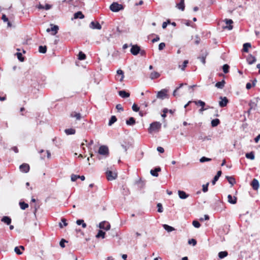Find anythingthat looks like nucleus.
<instances>
[{
    "label": "nucleus",
    "instance_id": "obj_1",
    "mask_svg": "<svg viewBox=\"0 0 260 260\" xmlns=\"http://www.w3.org/2000/svg\"><path fill=\"white\" fill-rule=\"evenodd\" d=\"M110 9L112 11L117 12L122 10L123 7L122 5L119 4L117 3H113L110 5Z\"/></svg>",
    "mask_w": 260,
    "mask_h": 260
},
{
    "label": "nucleus",
    "instance_id": "obj_2",
    "mask_svg": "<svg viewBox=\"0 0 260 260\" xmlns=\"http://www.w3.org/2000/svg\"><path fill=\"white\" fill-rule=\"evenodd\" d=\"M161 125V124L159 122H155L151 123L149 128V132L152 133L153 131H158Z\"/></svg>",
    "mask_w": 260,
    "mask_h": 260
},
{
    "label": "nucleus",
    "instance_id": "obj_3",
    "mask_svg": "<svg viewBox=\"0 0 260 260\" xmlns=\"http://www.w3.org/2000/svg\"><path fill=\"white\" fill-rule=\"evenodd\" d=\"M106 175L108 180L110 181L115 179L117 176V173L112 171H107L106 172Z\"/></svg>",
    "mask_w": 260,
    "mask_h": 260
},
{
    "label": "nucleus",
    "instance_id": "obj_4",
    "mask_svg": "<svg viewBox=\"0 0 260 260\" xmlns=\"http://www.w3.org/2000/svg\"><path fill=\"white\" fill-rule=\"evenodd\" d=\"M167 89H163L157 92L156 97L158 99H164V98L167 96Z\"/></svg>",
    "mask_w": 260,
    "mask_h": 260
},
{
    "label": "nucleus",
    "instance_id": "obj_5",
    "mask_svg": "<svg viewBox=\"0 0 260 260\" xmlns=\"http://www.w3.org/2000/svg\"><path fill=\"white\" fill-rule=\"evenodd\" d=\"M99 227L101 229H103L106 231H108L110 230L111 226H110V223L108 222L104 221H102L100 223V224L99 225Z\"/></svg>",
    "mask_w": 260,
    "mask_h": 260
},
{
    "label": "nucleus",
    "instance_id": "obj_6",
    "mask_svg": "<svg viewBox=\"0 0 260 260\" xmlns=\"http://www.w3.org/2000/svg\"><path fill=\"white\" fill-rule=\"evenodd\" d=\"M109 150L106 146H101L99 150V153L101 155H107L108 154Z\"/></svg>",
    "mask_w": 260,
    "mask_h": 260
},
{
    "label": "nucleus",
    "instance_id": "obj_7",
    "mask_svg": "<svg viewBox=\"0 0 260 260\" xmlns=\"http://www.w3.org/2000/svg\"><path fill=\"white\" fill-rule=\"evenodd\" d=\"M50 25L51 26V28H47L46 29V31L49 32L50 31H52V35H55L57 33V31L59 29L58 26L57 25H53V24H51Z\"/></svg>",
    "mask_w": 260,
    "mask_h": 260
},
{
    "label": "nucleus",
    "instance_id": "obj_8",
    "mask_svg": "<svg viewBox=\"0 0 260 260\" xmlns=\"http://www.w3.org/2000/svg\"><path fill=\"white\" fill-rule=\"evenodd\" d=\"M225 22L226 23L225 26H223L222 28L223 29H228L229 30H231L233 28V26L231 25L233 23V21L231 19H225Z\"/></svg>",
    "mask_w": 260,
    "mask_h": 260
},
{
    "label": "nucleus",
    "instance_id": "obj_9",
    "mask_svg": "<svg viewBox=\"0 0 260 260\" xmlns=\"http://www.w3.org/2000/svg\"><path fill=\"white\" fill-rule=\"evenodd\" d=\"M140 51V48L138 45H133L131 49V52L134 55H137Z\"/></svg>",
    "mask_w": 260,
    "mask_h": 260
},
{
    "label": "nucleus",
    "instance_id": "obj_10",
    "mask_svg": "<svg viewBox=\"0 0 260 260\" xmlns=\"http://www.w3.org/2000/svg\"><path fill=\"white\" fill-rule=\"evenodd\" d=\"M20 171L24 173H27L29 170V166L27 164H23L19 167Z\"/></svg>",
    "mask_w": 260,
    "mask_h": 260
},
{
    "label": "nucleus",
    "instance_id": "obj_11",
    "mask_svg": "<svg viewBox=\"0 0 260 260\" xmlns=\"http://www.w3.org/2000/svg\"><path fill=\"white\" fill-rule=\"evenodd\" d=\"M90 27L92 29H101L102 26L98 22L92 21L90 24Z\"/></svg>",
    "mask_w": 260,
    "mask_h": 260
},
{
    "label": "nucleus",
    "instance_id": "obj_12",
    "mask_svg": "<svg viewBox=\"0 0 260 260\" xmlns=\"http://www.w3.org/2000/svg\"><path fill=\"white\" fill-rule=\"evenodd\" d=\"M256 60V58L252 55H249L247 58V61L249 64L254 63Z\"/></svg>",
    "mask_w": 260,
    "mask_h": 260
},
{
    "label": "nucleus",
    "instance_id": "obj_13",
    "mask_svg": "<svg viewBox=\"0 0 260 260\" xmlns=\"http://www.w3.org/2000/svg\"><path fill=\"white\" fill-rule=\"evenodd\" d=\"M228 202L232 204H235L237 203V198L236 197H233L231 194L228 196Z\"/></svg>",
    "mask_w": 260,
    "mask_h": 260
},
{
    "label": "nucleus",
    "instance_id": "obj_14",
    "mask_svg": "<svg viewBox=\"0 0 260 260\" xmlns=\"http://www.w3.org/2000/svg\"><path fill=\"white\" fill-rule=\"evenodd\" d=\"M221 101L219 102V105L221 107H225L228 102V100L226 97L220 98Z\"/></svg>",
    "mask_w": 260,
    "mask_h": 260
},
{
    "label": "nucleus",
    "instance_id": "obj_15",
    "mask_svg": "<svg viewBox=\"0 0 260 260\" xmlns=\"http://www.w3.org/2000/svg\"><path fill=\"white\" fill-rule=\"evenodd\" d=\"M176 7L179 10L183 11L185 9L184 0H181L179 3L176 4Z\"/></svg>",
    "mask_w": 260,
    "mask_h": 260
},
{
    "label": "nucleus",
    "instance_id": "obj_16",
    "mask_svg": "<svg viewBox=\"0 0 260 260\" xmlns=\"http://www.w3.org/2000/svg\"><path fill=\"white\" fill-rule=\"evenodd\" d=\"M251 185L254 190H257L259 187L258 181L256 179H254L252 180Z\"/></svg>",
    "mask_w": 260,
    "mask_h": 260
},
{
    "label": "nucleus",
    "instance_id": "obj_17",
    "mask_svg": "<svg viewBox=\"0 0 260 260\" xmlns=\"http://www.w3.org/2000/svg\"><path fill=\"white\" fill-rule=\"evenodd\" d=\"M178 193L179 198L181 199H185L189 196V195L186 194L184 191L179 190Z\"/></svg>",
    "mask_w": 260,
    "mask_h": 260
},
{
    "label": "nucleus",
    "instance_id": "obj_18",
    "mask_svg": "<svg viewBox=\"0 0 260 260\" xmlns=\"http://www.w3.org/2000/svg\"><path fill=\"white\" fill-rule=\"evenodd\" d=\"M161 171V169L159 167L155 168L154 170H151L150 171V174L154 177L158 176L157 172H160Z\"/></svg>",
    "mask_w": 260,
    "mask_h": 260
},
{
    "label": "nucleus",
    "instance_id": "obj_19",
    "mask_svg": "<svg viewBox=\"0 0 260 260\" xmlns=\"http://www.w3.org/2000/svg\"><path fill=\"white\" fill-rule=\"evenodd\" d=\"M119 95L123 98H126L129 96V93L128 92H126L124 90H121L118 92Z\"/></svg>",
    "mask_w": 260,
    "mask_h": 260
},
{
    "label": "nucleus",
    "instance_id": "obj_20",
    "mask_svg": "<svg viewBox=\"0 0 260 260\" xmlns=\"http://www.w3.org/2000/svg\"><path fill=\"white\" fill-rule=\"evenodd\" d=\"M71 117L75 118L77 120H80L81 118V115L79 113L73 112L71 113Z\"/></svg>",
    "mask_w": 260,
    "mask_h": 260
},
{
    "label": "nucleus",
    "instance_id": "obj_21",
    "mask_svg": "<svg viewBox=\"0 0 260 260\" xmlns=\"http://www.w3.org/2000/svg\"><path fill=\"white\" fill-rule=\"evenodd\" d=\"M221 175V171H219L217 172V174L214 176L212 181V183L214 185L216 183V182L218 180V178Z\"/></svg>",
    "mask_w": 260,
    "mask_h": 260
},
{
    "label": "nucleus",
    "instance_id": "obj_22",
    "mask_svg": "<svg viewBox=\"0 0 260 260\" xmlns=\"http://www.w3.org/2000/svg\"><path fill=\"white\" fill-rule=\"evenodd\" d=\"M116 73L118 76H120V78L119 79V81L122 82L124 77L123 72L121 70H118Z\"/></svg>",
    "mask_w": 260,
    "mask_h": 260
},
{
    "label": "nucleus",
    "instance_id": "obj_23",
    "mask_svg": "<svg viewBox=\"0 0 260 260\" xmlns=\"http://www.w3.org/2000/svg\"><path fill=\"white\" fill-rule=\"evenodd\" d=\"M68 223L65 218H61V222L59 223V226L60 228H63L64 226H67Z\"/></svg>",
    "mask_w": 260,
    "mask_h": 260
},
{
    "label": "nucleus",
    "instance_id": "obj_24",
    "mask_svg": "<svg viewBox=\"0 0 260 260\" xmlns=\"http://www.w3.org/2000/svg\"><path fill=\"white\" fill-rule=\"evenodd\" d=\"M126 123L128 125H133L136 123L135 119L133 117H130L126 121Z\"/></svg>",
    "mask_w": 260,
    "mask_h": 260
},
{
    "label": "nucleus",
    "instance_id": "obj_25",
    "mask_svg": "<svg viewBox=\"0 0 260 260\" xmlns=\"http://www.w3.org/2000/svg\"><path fill=\"white\" fill-rule=\"evenodd\" d=\"M2 221L6 223L8 225H9L11 222V219L8 216H4L2 219Z\"/></svg>",
    "mask_w": 260,
    "mask_h": 260
},
{
    "label": "nucleus",
    "instance_id": "obj_26",
    "mask_svg": "<svg viewBox=\"0 0 260 260\" xmlns=\"http://www.w3.org/2000/svg\"><path fill=\"white\" fill-rule=\"evenodd\" d=\"M225 81L224 80H222L220 82H218L216 83L215 86L219 89H222L224 86Z\"/></svg>",
    "mask_w": 260,
    "mask_h": 260
},
{
    "label": "nucleus",
    "instance_id": "obj_27",
    "mask_svg": "<svg viewBox=\"0 0 260 260\" xmlns=\"http://www.w3.org/2000/svg\"><path fill=\"white\" fill-rule=\"evenodd\" d=\"M160 76L159 73L156 72H153L150 74V78L151 79L158 78Z\"/></svg>",
    "mask_w": 260,
    "mask_h": 260
},
{
    "label": "nucleus",
    "instance_id": "obj_28",
    "mask_svg": "<svg viewBox=\"0 0 260 260\" xmlns=\"http://www.w3.org/2000/svg\"><path fill=\"white\" fill-rule=\"evenodd\" d=\"M84 17V16L83 15L81 12L79 11L74 14V18H80L83 19Z\"/></svg>",
    "mask_w": 260,
    "mask_h": 260
},
{
    "label": "nucleus",
    "instance_id": "obj_29",
    "mask_svg": "<svg viewBox=\"0 0 260 260\" xmlns=\"http://www.w3.org/2000/svg\"><path fill=\"white\" fill-rule=\"evenodd\" d=\"M64 132L66 133V134L68 135H74L75 134V130L73 128H68V129H66L65 131H64Z\"/></svg>",
    "mask_w": 260,
    "mask_h": 260
},
{
    "label": "nucleus",
    "instance_id": "obj_30",
    "mask_svg": "<svg viewBox=\"0 0 260 260\" xmlns=\"http://www.w3.org/2000/svg\"><path fill=\"white\" fill-rule=\"evenodd\" d=\"M245 156L247 158L250 159L251 160H253L255 158L253 152H251L250 153H246Z\"/></svg>",
    "mask_w": 260,
    "mask_h": 260
},
{
    "label": "nucleus",
    "instance_id": "obj_31",
    "mask_svg": "<svg viewBox=\"0 0 260 260\" xmlns=\"http://www.w3.org/2000/svg\"><path fill=\"white\" fill-rule=\"evenodd\" d=\"M251 46V44L249 43H246L244 44L243 48V51H244L245 52H248V48H250Z\"/></svg>",
    "mask_w": 260,
    "mask_h": 260
},
{
    "label": "nucleus",
    "instance_id": "obj_32",
    "mask_svg": "<svg viewBox=\"0 0 260 260\" xmlns=\"http://www.w3.org/2000/svg\"><path fill=\"white\" fill-rule=\"evenodd\" d=\"M226 178L228 179L229 183L232 185H233L236 183L235 179L233 177L226 176Z\"/></svg>",
    "mask_w": 260,
    "mask_h": 260
},
{
    "label": "nucleus",
    "instance_id": "obj_33",
    "mask_svg": "<svg viewBox=\"0 0 260 260\" xmlns=\"http://www.w3.org/2000/svg\"><path fill=\"white\" fill-rule=\"evenodd\" d=\"M188 63V61L187 60H185L183 61L182 65H179V68L181 69L182 71H184L186 67L187 66V64Z\"/></svg>",
    "mask_w": 260,
    "mask_h": 260
},
{
    "label": "nucleus",
    "instance_id": "obj_34",
    "mask_svg": "<svg viewBox=\"0 0 260 260\" xmlns=\"http://www.w3.org/2000/svg\"><path fill=\"white\" fill-rule=\"evenodd\" d=\"M163 227L168 232H172L175 230L174 228H173L170 225H168L167 224H164Z\"/></svg>",
    "mask_w": 260,
    "mask_h": 260
},
{
    "label": "nucleus",
    "instance_id": "obj_35",
    "mask_svg": "<svg viewBox=\"0 0 260 260\" xmlns=\"http://www.w3.org/2000/svg\"><path fill=\"white\" fill-rule=\"evenodd\" d=\"M220 123V121L218 119H215L212 120L211 125L213 127L217 126Z\"/></svg>",
    "mask_w": 260,
    "mask_h": 260
},
{
    "label": "nucleus",
    "instance_id": "obj_36",
    "mask_svg": "<svg viewBox=\"0 0 260 260\" xmlns=\"http://www.w3.org/2000/svg\"><path fill=\"white\" fill-rule=\"evenodd\" d=\"M105 233L101 230L99 231L97 235H96V238H99L100 237H102L103 239L105 238Z\"/></svg>",
    "mask_w": 260,
    "mask_h": 260
},
{
    "label": "nucleus",
    "instance_id": "obj_37",
    "mask_svg": "<svg viewBox=\"0 0 260 260\" xmlns=\"http://www.w3.org/2000/svg\"><path fill=\"white\" fill-rule=\"evenodd\" d=\"M116 120H117L116 117L115 116H112L111 117V118L109 121V123H108L109 125H110V126L114 122H115L116 121Z\"/></svg>",
    "mask_w": 260,
    "mask_h": 260
},
{
    "label": "nucleus",
    "instance_id": "obj_38",
    "mask_svg": "<svg viewBox=\"0 0 260 260\" xmlns=\"http://www.w3.org/2000/svg\"><path fill=\"white\" fill-rule=\"evenodd\" d=\"M19 205L20 206V208L22 210H25L28 207V205L26 203H25L24 202H20L19 203Z\"/></svg>",
    "mask_w": 260,
    "mask_h": 260
},
{
    "label": "nucleus",
    "instance_id": "obj_39",
    "mask_svg": "<svg viewBox=\"0 0 260 260\" xmlns=\"http://www.w3.org/2000/svg\"><path fill=\"white\" fill-rule=\"evenodd\" d=\"M228 255V252L226 251H221L218 253V256L220 258H223Z\"/></svg>",
    "mask_w": 260,
    "mask_h": 260
},
{
    "label": "nucleus",
    "instance_id": "obj_40",
    "mask_svg": "<svg viewBox=\"0 0 260 260\" xmlns=\"http://www.w3.org/2000/svg\"><path fill=\"white\" fill-rule=\"evenodd\" d=\"M250 109H255L257 106V103L254 101H251L249 103Z\"/></svg>",
    "mask_w": 260,
    "mask_h": 260
},
{
    "label": "nucleus",
    "instance_id": "obj_41",
    "mask_svg": "<svg viewBox=\"0 0 260 260\" xmlns=\"http://www.w3.org/2000/svg\"><path fill=\"white\" fill-rule=\"evenodd\" d=\"M86 55L82 52H80L78 55V58L80 60H84L85 59Z\"/></svg>",
    "mask_w": 260,
    "mask_h": 260
},
{
    "label": "nucleus",
    "instance_id": "obj_42",
    "mask_svg": "<svg viewBox=\"0 0 260 260\" xmlns=\"http://www.w3.org/2000/svg\"><path fill=\"white\" fill-rule=\"evenodd\" d=\"M47 48L46 46H40L39 47V52L42 53H45L46 52Z\"/></svg>",
    "mask_w": 260,
    "mask_h": 260
},
{
    "label": "nucleus",
    "instance_id": "obj_43",
    "mask_svg": "<svg viewBox=\"0 0 260 260\" xmlns=\"http://www.w3.org/2000/svg\"><path fill=\"white\" fill-rule=\"evenodd\" d=\"M229 65L225 64H224L222 67L223 71L224 73H228L229 72Z\"/></svg>",
    "mask_w": 260,
    "mask_h": 260
},
{
    "label": "nucleus",
    "instance_id": "obj_44",
    "mask_svg": "<svg viewBox=\"0 0 260 260\" xmlns=\"http://www.w3.org/2000/svg\"><path fill=\"white\" fill-rule=\"evenodd\" d=\"M211 160V158H207V157H206L205 156H203L202 157H201L200 159V161L201 162H204L205 161H210Z\"/></svg>",
    "mask_w": 260,
    "mask_h": 260
},
{
    "label": "nucleus",
    "instance_id": "obj_45",
    "mask_svg": "<svg viewBox=\"0 0 260 260\" xmlns=\"http://www.w3.org/2000/svg\"><path fill=\"white\" fill-rule=\"evenodd\" d=\"M193 102L195 103V104L199 105L200 106H201L202 107H204V106L205 105V102H204L201 100H199L198 101H194Z\"/></svg>",
    "mask_w": 260,
    "mask_h": 260
},
{
    "label": "nucleus",
    "instance_id": "obj_46",
    "mask_svg": "<svg viewBox=\"0 0 260 260\" xmlns=\"http://www.w3.org/2000/svg\"><path fill=\"white\" fill-rule=\"evenodd\" d=\"M157 211L159 213H161L163 212V208L162 205L160 203H158L157 205Z\"/></svg>",
    "mask_w": 260,
    "mask_h": 260
},
{
    "label": "nucleus",
    "instance_id": "obj_47",
    "mask_svg": "<svg viewBox=\"0 0 260 260\" xmlns=\"http://www.w3.org/2000/svg\"><path fill=\"white\" fill-rule=\"evenodd\" d=\"M192 225L196 228H199L200 227V223L197 220H194L192 222Z\"/></svg>",
    "mask_w": 260,
    "mask_h": 260
},
{
    "label": "nucleus",
    "instance_id": "obj_48",
    "mask_svg": "<svg viewBox=\"0 0 260 260\" xmlns=\"http://www.w3.org/2000/svg\"><path fill=\"white\" fill-rule=\"evenodd\" d=\"M16 55L17 56V58L20 61H24V58L23 57H22V54L20 52H17L16 53Z\"/></svg>",
    "mask_w": 260,
    "mask_h": 260
},
{
    "label": "nucleus",
    "instance_id": "obj_49",
    "mask_svg": "<svg viewBox=\"0 0 260 260\" xmlns=\"http://www.w3.org/2000/svg\"><path fill=\"white\" fill-rule=\"evenodd\" d=\"M14 251L18 255H21L22 253L19 247H15L14 248Z\"/></svg>",
    "mask_w": 260,
    "mask_h": 260
},
{
    "label": "nucleus",
    "instance_id": "obj_50",
    "mask_svg": "<svg viewBox=\"0 0 260 260\" xmlns=\"http://www.w3.org/2000/svg\"><path fill=\"white\" fill-rule=\"evenodd\" d=\"M132 109L135 112H138L139 110V107L136 104H134L132 106Z\"/></svg>",
    "mask_w": 260,
    "mask_h": 260
},
{
    "label": "nucleus",
    "instance_id": "obj_51",
    "mask_svg": "<svg viewBox=\"0 0 260 260\" xmlns=\"http://www.w3.org/2000/svg\"><path fill=\"white\" fill-rule=\"evenodd\" d=\"M79 178V175L72 174L71 175V180L72 181H75L78 178Z\"/></svg>",
    "mask_w": 260,
    "mask_h": 260
},
{
    "label": "nucleus",
    "instance_id": "obj_52",
    "mask_svg": "<svg viewBox=\"0 0 260 260\" xmlns=\"http://www.w3.org/2000/svg\"><path fill=\"white\" fill-rule=\"evenodd\" d=\"M209 183H207L206 184L203 185V191L204 192H206L208 191V187Z\"/></svg>",
    "mask_w": 260,
    "mask_h": 260
},
{
    "label": "nucleus",
    "instance_id": "obj_53",
    "mask_svg": "<svg viewBox=\"0 0 260 260\" xmlns=\"http://www.w3.org/2000/svg\"><path fill=\"white\" fill-rule=\"evenodd\" d=\"M188 243L189 244H192L193 246H194L197 244V241L195 239H191L188 240Z\"/></svg>",
    "mask_w": 260,
    "mask_h": 260
},
{
    "label": "nucleus",
    "instance_id": "obj_54",
    "mask_svg": "<svg viewBox=\"0 0 260 260\" xmlns=\"http://www.w3.org/2000/svg\"><path fill=\"white\" fill-rule=\"evenodd\" d=\"M166 46V44L165 43H161L159 44V46H158V49L159 50H161L162 49H164V48Z\"/></svg>",
    "mask_w": 260,
    "mask_h": 260
},
{
    "label": "nucleus",
    "instance_id": "obj_55",
    "mask_svg": "<svg viewBox=\"0 0 260 260\" xmlns=\"http://www.w3.org/2000/svg\"><path fill=\"white\" fill-rule=\"evenodd\" d=\"M65 242H67V241H66L65 240H64V239H62V240L60 241V243H59V245H60V246L61 247H62V248L64 247V246H65V245H64V243H65Z\"/></svg>",
    "mask_w": 260,
    "mask_h": 260
},
{
    "label": "nucleus",
    "instance_id": "obj_56",
    "mask_svg": "<svg viewBox=\"0 0 260 260\" xmlns=\"http://www.w3.org/2000/svg\"><path fill=\"white\" fill-rule=\"evenodd\" d=\"M116 108L118 110H120L122 111H123V109L121 105H120V104L117 105L116 106Z\"/></svg>",
    "mask_w": 260,
    "mask_h": 260
},
{
    "label": "nucleus",
    "instance_id": "obj_57",
    "mask_svg": "<svg viewBox=\"0 0 260 260\" xmlns=\"http://www.w3.org/2000/svg\"><path fill=\"white\" fill-rule=\"evenodd\" d=\"M209 217L207 215H205L204 216V218H201L200 220L201 221H203L204 220H209Z\"/></svg>",
    "mask_w": 260,
    "mask_h": 260
},
{
    "label": "nucleus",
    "instance_id": "obj_58",
    "mask_svg": "<svg viewBox=\"0 0 260 260\" xmlns=\"http://www.w3.org/2000/svg\"><path fill=\"white\" fill-rule=\"evenodd\" d=\"M170 23V21L168 20V22H163L162 23V27L164 29V28H166L168 24Z\"/></svg>",
    "mask_w": 260,
    "mask_h": 260
},
{
    "label": "nucleus",
    "instance_id": "obj_59",
    "mask_svg": "<svg viewBox=\"0 0 260 260\" xmlns=\"http://www.w3.org/2000/svg\"><path fill=\"white\" fill-rule=\"evenodd\" d=\"M157 150L160 153H163L164 152V149L161 147H158Z\"/></svg>",
    "mask_w": 260,
    "mask_h": 260
},
{
    "label": "nucleus",
    "instance_id": "obj_60",
    "mask_svg": "<svg viewBox=\"0 0 260 260\" xmlns=\"http://www.w3.org/2000/svg\"><path fill=\"white\" fill-rule=\"evenodd\" d=\"M2 19L4 22L8 21V19L7 18L5 14H3L2 16Z\"/></svg>",
    "mask_w": 260,
    "mask_h": 260
},
{
    "label": "nucleus",
    "instance_id": "obj_61",
    "mask_svg": "<svg viewBox=\"0 0 260 260\" xmlns=\"http://www.w3.org/2000/svg\"><path fill=\"white\" fill-rule=\"evenodd\" d=\"M203 64L205 63V57L202 56L199 58Z\"/></svg>",
    "mask_w": 260,
    "mask_h": 260
},
{
    "label": "nucleus",
    "instance_id": "obj_62",
    "mask_svg": "<svg viewBox=\"0 0 260 260\" xmlns=\"http://www.w3.org/2000/svg\"><path fill=\"white\" fill-rule=\"evenodd\" d=\"M52 7L51 5H50L49 4H46L44 6V9L46 10H49Z\"/></svg>",
    "mask_w": 260,
    "mask_h": 260
},
{
    "label": "nucleus",
    "instance_id": "obj_63",
    "mask_svg": "<svg viewBox=\"0 0 260 260\" xmlns=\"http://www.w3.org/2000/svg\"><path fill=\"white\" fill-rule=\"evenodd\" d=\"M83 223V219H79L76 221V223L78 225H82V223Z\"/></svg>",
    "mask_w": 260,
    "mask_h": 260
},
{
    "label": "nucleus",
    "instance_id": "obj_64",
    "mask_svg": "<svg viewBox=\"0 0 260 260\" xmlns=\"http://www.w3.org/2000/svg\"><path fill=\"white\" fill-rule=\"evenodd\" d=\"M259 140H260V134L258 135L256 138H255L254 141L256 143H257Z\"/></svg>",
    "mask_w": 260,
    "mask_h": 260
}]
</instances>
